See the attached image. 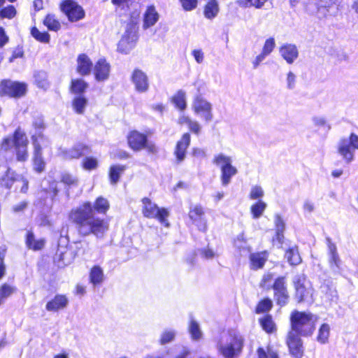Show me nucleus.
I'll return each mask as SVG.
<instances>
[{
    "instance_id": "nucleus-1",
    "label": "nucleus",
    "mask_w": 358,
    "mask_h": 358,
    "mask_svg": "<svg viewBox=\"0 0 358 358\" xmlns=\"http://www.w3.org/2000/svg\"><path fill=\"white\" fill-rule=\"evenodd\" d=\"M69 217L82 236L94 235L97 238H102L109 228L108 222L96 215L90 202L72 209Z\"/></svg>"
},
{
    "instance_id": "nucleus-2",
    "label": "nucleus",
    "mask_w": 358,
    "mask_h": 358,
    "mask_svg": "<svg viewBox=\"0 0 358 358\" xmlns=\"http://www.w3.org/2000/svg\"><path fill=\"white\" fill-rule=\"evenodd\" d=\"M244 344V336L240 332L231 329L217 341L216 349L223 358H236L242 353Z\"/></svg>"
},
{
    "instance_id": "nucleus-3",
    "label": "nucleus",
    "mask_w": 358,
    "mask_h": 358,
    "mask_svg": "<svg viewBox=\"0 0 358 358\" xmlns=\"http://www.w3.org/2000/svg\"><path fill=\"white\" fill-rule=\"evenodd\" d=\"M317 317L310 313L294 310L290 315L291 330L301 336H309L315 329Z\"/></svg>"
},
{
    "instance_id": "nucleus-4",
    "label": "nucleus",
    "mask_w": 358,
    "mask_h": 358,
    "mask_svg": "<svg viewBox=\"0 0 358 358\" xmlns=\"http://www.w3.org/2000/svg\"><path fill=\"white\" fill-rule=\"evenodd\" d=\"M27 145L28 141L25 133L18 128L15 131L13 136L3 138L1 145V150L8 151L14 148L17 159L20 162H24L28 158Z\"/></svg>"
},
{
    "instance_id": "nucleus-5",
    "label": "nucleus",
    "mask_w": 358,
    "mask_h": 358,
    "mask_svg": "<svg viewBox=\"0 0 358 358\" xmlns=\"http://www.w3.org/2000/svg\"><path fill=\"white\" fill-rule=\"evenodd\" d=\"M137 22L131 19L127 23L125 32L118 43L117 50L123 54H128L136 46L138 40Z\"/></svg>"
},
{
    "instance_id": "nucleus-6",
    "label": "nucleus",
    "mask_w": 358,
    "mask_h": 358,
    "mask_svg": "<svg viewBox=\"0 0 358 358\" xmlns=\"http://www.w3.org/2000/svg\"><path fill=\"white\" fill-rule=\"evenodd\" d=\"M293 284L298 303L312 301L313 289L305 274H296L293 278Z\"/></svg>"
},
{
    "instance_id": "nucleus-7",
    "label": "nucleus",
    "mask_w": 358,
    "mask_h": 358,
    "mask_svg": "<svg viewBox=\"0 0 358 358\" xmlns=\"http://www.w3.org/2000/svg\"><path fill=\"white\" fill-rule=\"evenodd\" d=\"M355 149L358 150V136L354 133L350 135L349 138H342L338 143V152L346 164L354 160Z\"/></svg>"
},
{
    "instance_id": "nucleus-8",
    "label": "nucleus",
    "mask_w": 358,
    "mask_h": 358,
    "mask_svg": "<svg viewBox=\"0 0 358 358\" xmlns=\"http://www.w3.org/2000/svg\"><path fill=\"white\" fill-rule=\"evenodd\" d=\"M142 213L145 217L155 218L166 227H169V223L166 220L169 213L166 208H159L157 204L152 203L150 199L146 197L142 199Z\"/></svg>"
},
{
    "instance_id": "nucleus-9",
    "label": "nucleus",
    "mask_w": 358,
    "mask_h": 358,
    "mask_svg": "<svg viewBox=\"0 0 358 358\" xmlns=\"http://www.w3.org/2000/svg\"><path fill=\"white\" fill-rule=\"evenodd\" d=\"M39 139L36 135L31 137L33 145L34 148L33 157L34 170L37 173H42L45 169V162L42 157L43 148H47L49 145V141L45 137L39 134Z\"/></svg>"
},
{
    "instance_id": "nucleus-10",
    "label": "nucleus",
    "mask_w": 358,
    "mask_h": 358,
    "mask_svg": "<svg viewBox=\"0 0 358 358\" xmlns=\"http://www.w3.org/2000/svg\"><path fill=\"white\" fill-rule=\"evenodd\" d=\"M69 243L66 236H61L58 242V248L54 257V262L58 267H64L73 261L74 255L66 247Z\"/></svg>"
},
{
    "instance_id": "nucleus-11",
    "label": "nucleus",
    "mask_w": 358,
    "mask_h": 358,
    "mask_svg": "<svg viewBox=\"0 0 358 358\" xmlns=\"http://www.w3.org/2000/svg\"><path fill=\"white\" fill-rule=\"evenodd\" d=\"M27 85L12 80H3L0 84V94L10 97H21L26 94Z\"/></svg>"
},
{
    "instance_id": "nucleus-12",
    "label": "nucleus",
    "mask_w": 358,
    "mask_h": 358,
    "mask_svg": "<svg viewBox=\"0 0 358 358\" xmlns=\"http://www.w3.org/2000/svg\"><path fill=\"white\" fill-rule=\"evenodd\" d=\"M192 108L195 113L201 115L206 122H210L213 120L212 104L201 94H198L194 97Z\"/></svg>"
},
{
    "instance_id": "nucleus-13",
    "label": "nucleus",
    "mask_w": 358,
    "mask_h": 358,
    "mask_svg": "<svg viewBox=\"0 0 358 358\" xmlns=\"http://www.w3.org/2000/svg\"><path fill=\"white\" fill-rule=\"evenodd\" d=\"M328 251V263L333 273L339 274L341 270L342 261L337 252V247L329 237L326 238Z\"/></svg>"
},
{
    "instance_id": "nucleus-14",
    "label": "nucleus",
    "mask_w": 358,
    "mask_h": 358,
    "mask_svg": "<svg viewBox=\"0 0 358 358\" xmlns=\"http://www.w3.org/2000/svg\"><path fill=\"white\" fill-rule=\"evenodd\" d=\"M61 9L71 22L78 21L85 16L83 8L72 0L64 1L61 4Z\"/></svg>"
},
{
    "instance_id": "nucleus-15",
    "label": "nucleus",
    "mask_w": 358,
    "mask_h": 358,
    "mask_svg": "<svg viewBox=\"0 0 358 358\" xmlns=\"http://www.w3.org/2000/svg\"><path fill=\"white\" fill-rule=\"evenodd\" d=\"M300 336L294 331H289L287 334L286 343L290 354L294 358H301L303 355V343Z\"/></svg>"
},
{
    "instance_id": "nucleus-16",
    "label": "nucleus",
    "mask_w": 358,
    "mask_h": 358,
    "mask_svg": "<svg viewBox=\"0 0 358 358\" xmlns=\"http://www.w3.org/2000/svg\"><path fill=\"white\" fill-rule=\"evenodd\" d=\"M189 217L198 229L201 231H206L207 229V223L205 218L204 210L201 206L196 205L190 208Z\"/></svg>"
},
{
    "instance_id": "nucleus-17",
    "label": "nucleus",
    "mask_w": 358,
    "mask_h": 358,
    "mask_svg": "<svg viewBox=\"0 0 358 358\" xmlns=\"http://www.w3.org/2000/svg\"><path fill=\"white\" fill-rule=\"evenodd\" d=\"M131 81L137 92L143 93L148 91L149 82L147 75L140 69H135L131 75Z\"/></svg>"
},
{
    "instance_id": "nucleus-18",
    "label": "nucleus",
    "mask_w": 358,
    "mask_h": 358,
    "mask_svg": "<svg viewBox=\"0 0 358 358\" xmlns=\"http://www.w3.org/2000/svg\"><path fill=\"white\" fill-rule=\"evenodd\" d=\"M127 139L129 147L135 151L144 149L148 140L145 134L137 131H131L127 136Z\"/></svg>"
},
{
    "instance_id": "nucleus-19",
    "label": "nucleus",
    "mask_w": 358,
    "mask_h": 358,
    "mask_svg": "<svg viewBox=\"0 0 358 358\" xmlns=\"http://www.w3.org/2000/svg\"><path fill=\"white\" fill-rule=\"evenodd\" d=\"M279 51L281 57L289 64H292L299 57L297 47L294 44H284L280 47Z\"/></svg>"
},
{
    "instance_id": "nucleus-20",
    "label": "nucleus",
    "mask_w": 358,
    "mask_h": 358,
    "mask_svg": "<svg viewBox=\"0 0 358 358\" xmlns=\"http://www.w3.org/2000/svg\"><path fill=\"white\" fill-rule=\"evenodd\" d=\"M88 150L87 146L82 143H78L69 150H63L62 154V157L66 159H78L88 153Z\"/></svg>"
},
{
    "instance_id": "nucleus-21",
    "label": "nucleus",
    "mask_w": 358,
    "mask_h": 358,
    "mask_svg": "<svg viewBox=\"0 0 358 358\" xmlns=\"http://www.w3.org/2000/svg\"><path fill=\"white\" fill-rule=\"evenodd\" d=\"M69 304V299L66 295L57 294L52 300L48 301L45 306L48 311L56 312L65 308Z\"/></svg>"
},
{
    "instance_id": "nucleus-22",
    "label": "nucleus",
    "mask_w": 358,
    "mask_h": 358,
    "mask_svg": "<svg viewBox=\"0 0 358 358\" xmlns=\"http://www.w3.org/2000/svg\"><path fill=\"white\" fill-rule=\"evenodd\" d=\"M110 73V65L104 59H100L94 66V76L97 81L108 79Z\"/></svg>"
},
{
    "instance_id": "nucleus-23",
    "label": "nucleus",
    "mask_w": 358,
    "mask_h": 358,
    "mask_svg": "<svg viewBox=\"0 0 358 358\" xmlns=\"http://www.w3.org/2000/svg\"><path fill=\"white\" fill-rule=\"evenodd\" d=\"M190 143V135L188 133H185L182 135V138L180 141H178L176 150L175 155L176 156L177 160L178 162H182L185 157L186 154V150L189 145Z\"/></svg>"
},
{
    "instance_id": "nucleus-24",
    "label": "nucleus",
    "mask_w": 358,
    "mask_h": 358,
    "mask_svg": "<svg viewBox=\"0 0 358 358\" xmlns=\"http://www.w3.org/2000/svg\"><path fill=\"white\" fill-rule=\"evenodd\" d=\"M60 181L64 185L66 194L68 196L70 194V189L76 188L79 185L78 177L66 171L61 173Z\"/></svg>"
},
{
    "instance_id": "nucleus-25",
    "label": "nucleus",
    "mask_w": 358,
    "mask_h": 358,
    "mask_svg": "<svg viewBox=\"0 0 358 358\" xmlns=\"http://www.w3.org/2000/svg\"><path fill=\"white\" fill-rule=\"evenodd\" d=\"M92 69V62L85 54L80 55L77 59V71L81 76L89 75Z\"/></svg>"
},
{
    "instance_id": "nucleus-26",
    "label": "nucleus",
    "mask_w": 358,
    "mask_h": 358,
    "mask_svg": "<svg viewBox=\"0 0 358 358\" xmlns=\"http://www.w3.org/2000/svg\"><path fill=\"white\" fill-rule=\"evenodd\" d=\"M320 288L327 300L330 301H336L338 300V292L332 281L329 280H325Z\"/></svg>"
},
{
    "instance_id": "nucleus-27",
    "label": "nucleus",
    "mask_w": 358,
    "mask_h": 358,
    "mask_svg": "<svg viewBox=\"0 0 358 358\" xmlns=\"http://www.w3.org/2000/svg\"><path fill=\"white\" fill-rule=\"evenodd\" d=\"M268 259L266 251L252 253L250 255V267L252 269L262 268Z\"/></svg>"
},
{
    "instance_id": "nucleus-28",
    "label": "nucleus",
    "mask_w": 358,
    "mask_h": 358,
    "mask_svg": "<svg viewBox=\"0 0 358 358\" xmlns=\"http://www.w3.org/2000/svg\"><path fill=\"white\" fill-rule=\"evenodd\" d=\"M220 11L219 3L217 0H208L203 8V15L208 20H213Z\"/></svg>"
},
{
    "instance_id": "nucleus-29",
    "label": "nucleus",
    "mask_w": 358,
    "mask_h": 358,
    "mask_svg": "<svg viewBox=\"0 0 358 358\" xmlns=\"http://www.w3.org/2000/svg\"><path fill=\"white\" fill-rule=\"evenodd\" d=\"M159 15L154 6H150L144 14L143 28L145 29L153 26L158 20Z\"/></svg>"
},
{
    "instance_id": "nucleus-30",
    "label": "nucleus",
    "mask_w": 358,
    "mask_h": 358,
    "mask_svg": "<svg viewBox=\"0 0 358 358\" xmlns=\"http://www.w3.org/2000/svg\"><path fill=\"white\" fill-rule=\"evenodd\" d=\"M238 173L237 169L230 165L227 168L221 170V182L223 186H227L230 182L231 178Z\"/></svg>"
},
{
    "instance_id": "nucleus-31",
    "label": "nucleus",
    "mask_w": 358,
    "mask_h": 358,
    "mask_svg": "<svg viewBox=\"0 0 358 358\" xmlns=\"http://www.w3.org/2000/svg\"><path fill=\"white\" fill-rule=\"evenodd\" d=\"M44 240H36L33 232L28 231L26 238V245L29 249L34 250H41L44 246Z\"/></svg>"
},
{
    "instance_id": "nucleus-32",
    "label": "nucleus",
    "mask_w": 358,
    "mask_h": 358,
    "mask_svg": "<svg viewBox=\"0 0 358 358\" xmlns=\"http://www.w3.org/2000/svg\"><path fill=\"white\" fill-rule=\"evenodd\" d=\"M126 166L124 165H113L110 168L109 178L112 185H115L121 176V175L126 170Z\"/></svg>"
},
{
    "instance_id": "nucleus-33",
    "label": "nucleus",
    "mask_w": 358,
    "mask_h": 358,
    "mask_svg": "<svg viewBox=\"0 0 358 358\" xmlns=\"http://www.w3.org/2000/svg\"><path fill=\"white\" fill-rule=\"evenodd\" d=\"M285 257L291 265H298L301 262L298 248L296 245L292 246L287 250Z\"/></svg>"
},
{
    "instance_id": "nucleus-34",
    "label": "nucleus",
    "mask_w": 358,
    "mask_h": 358,
    "mask_svg": "<svg viewBox=\"0 0 358 358\" xmlns=\"http://www.w3.org/2000/svg\"><path fill=\"white\" fill-rule=\"evenodd\" d=\"M103 272L100 266H94L92 267L90 273V279L94 286L100 285L103 281Z\"/></svg>"
},
{
    "instance_id": "nucleus-35",
    "label": "nucleus",
    "mask_w": 358,
    "mask_h": 358,
    "mask_svg": "<svg viewBox=\"0 0 358 358\" xmlns=\"http://www.w3.org/2000/svg\"><path fill=\"white\" fill-rule=\"evenodd\" d=\"M42 192H45L52 201H54L59 192L58 182L54 180L48 181V186H43Z\"/></svg>"
},
{
    "instance_id": "nucleus-36",
    "label": "nucleus",
    "mask_w": 358,
    "mask_h": 358,
    "mask_svg": "<svg viewBox=\"0 0 358 358\" xmlns=\"http://www.w3.org/2000/svg\"><path fill=\"white\" fill-rule=\"evenodd\" d=\"M213 162L220 168V171L232 164L231 157L227 156L223 153H220L214 156Z\"/></svg>"
},
{
    "instance_id": "nucleus-37",
    "label": "nucleus",
    "mask_w": 358,
    "mask_h": 358,
    "mask_svg": "<svg viewBox=\"0 0 358 358\" xmlns=\"http://www.w3.org/2000/svg\"><path fill=\"white\" fill-rule=\"evenodd\" d=\"M188 329L192 340L199 341L202 338L203 333L200 329V326L194 320L191 319Z\"/></svg>"
},
{
    "instance_id": "nucleus-38",
    "label": "nucleus",
    "mask_w": 358,
    "mask_h": 358,
    "mask_svg": "<svg viewBox=\"0 0 358 358\" xmlns=\"http://www.w3.org/2000/svg\"><path fill=\"white\" fill-rule=\"evenodd\" d=\"M16 287L7 283L3 284L0 287V306L5 301L16 292Z\"/></svg>"
},
{
    "instance_id": "nucleus-39",
    "label": "nucleus",
    "mask_w": 358,
    "mask_h": 358,
    "mask_svg": "<svg viewBox=\"0 0 358 358\" xmlns=\"http://www.w3.org/2000/svg\"><path fill=\"white\" fill-rule=\"evenodd\" d=\"M92 208L94 212L96 210L98 213L105 214L109 208V203L106 199L100 196L96 199Z\"/></svg>"
},
{
    "instance_id": "nucleus-40",
    "label": "nucleus",
    "mask_w": 358,
    "mask_h": 358,
    "mask_svg": "<svg viewBox=\"0 0 358 358\" xmlns=\"http://www.w3.org/2000/svg\"><path fill=\"white\" fill-rule=\"evenodd\" d=\"M262 329L267 333H273L276 330L275 324L271 315H265L259 320Z\"/></svg>"
},
{
    "instance_id": "nucleus-41",
    "label": "nucleus",
    "mask_w": 358,
    "mask_h": 358,
    "mask_svg": "<svg viewBox=\"0 0 358 358\" xmlns=\"http://www.w3.org/2000/svg\"><path fill=\"white\" fill-rule=\"evenodd\" d=\"M330 334V327L328 324H322L319 329L317 341L321 344H325L328 342Z\"/></svg>"
},
{
    "instance_id": "nucleus-42",
    "label": "nucleus",
    "mask_w": 358,
    "mask_h": 358,
    "mask_svg": "<svg viewBox=\"0 0 358 358\" xmlns=\"http://www.w3.org/2000/svg\"><path fill=\"white\" fill-rule=\"evenodd\" d=\"M266 203L262 200H259L258 202L253 204L250 208L252 217L254 219L259 218L266 208Z\"/></svg>"
},
{
    "instance_id": "nucleus-43",
    "label": "nucleus",
    "mask_w": 358,
    "mask_h": 358,
    "mask_svg": "<svg viewBox=\"0 0 358 358\" xmlns=\"http://www.w3.org/2000/svg\"><path fill=\"white\" fill-rule=\"evenodd\" d=\"M17 176H15L14 172L8 169L6 173L0 179V184L6 188H10L13 182H16Z\"/></svg>"
},
{
    "instance_id": "nucleus-44",
    "label": "nucleus",
    "mask_w": 358,
    "mask_h": 358,
    "mask_svg": "<svg viewBox=\"0 0 358 358\" xmlns=\"http://www.w3.org/2000/svg\"><path fill=\"white\" fill-rule=\"evenodd\" d=\"M173 102L178 109L181 110H185L187 106L185 92L182 90H179L173 97Z\"/></svg>"
},
{
    "instance_id": "nucleus-45",
    "label": "nucleus",
    "mask_w": 358,
    "mask_h": 358,
    "mask_svg": "<svg viewBox=\"0 0 358 358\" xmlns=\"http://www.w3.org/2000/svg\"><path fill=\"white\" fill-rule=\"evenodd\" d=\"M268 0H237L236 3L241 8L255 7L261 8Z\"/></svg>"
},
{
    "instance_id": "nucleus-46",
    "label": "nucleus",
    "mask_w": 358,
    "mask_h": 358,
    "mask_svg": "<svg viewBox=\"0 0 358 358\" xmlns=\"http://www.w3.org/2000/svg\"><path fill=\"white\" fill-rule=\"evenodd\" d=\"M88 87V84L83 79H75L71 81V90L73 93L82 94Z\"/></svg>"
},
{
    "instance_id": "nucleus-47",
    "label": "nucleus",
    "mask_w": 358,
    "mask_h": 358,
    "mask_svg": "<svg viewBox=\"0 0 358 358\" xmlns=\"http://www.w3.org/2000/svg\"><path fill=\"white\" fill-rule=\"evenodd\" d=\"M87 100L83 96H78L74 98L73 101V107L75 111L78 114H83L87 106Z\"/></svg>"
},
{
    "instance_id": "nucleus-48",
    "label": "nucleus",
    "mask_w": 358,
    "mask_h": 358,
    "mask_svg": "<svg viewBox=\"0 0 358 358\" xmlns=\"http://www.w3.org/2000/svg\"><path fill=\"white\" fill-rule=\"evenodd\" d=\"M43 23L51 31H57L61 28L59 22L52 15H48Z\"/></svg>"
},
{
    "instance_id": "nucleus-49",
    "label": "nucleus",
    "mask_w": 358,
    "mask_h": 358,
    "mask_svg": "<svg viewBox=\"0 0 358 358\" xmlns=\"http://www.w3.org/2000/svg\"><path fill=\"white\" fill-rule=\"evenodd\" d=\"M35 83L40 88L45 89L48 86L47 74L43 71H37L34 73Z\"/></svg>"
},
{
    "instance_id": "nucleus-50",
    "label": "nucleus",
    "mask_w": 358,
    "mask_h": 358,
    "mask_svg": "<svg viewBox=\"0 0 358 358\" xmlns=\"http://www.w3.org/2000/svg\"><path fill=\"white\" fill-rule=\"evenodd\" d=\"M274 297L277 303L280 306H285L289 300V294L287 289L274 292Z\"/></svg>"
},
{
    "instance_id": "nucleus-51",
    "label": "nucleus",
    "mask_w": 358,
    "mask_h": 358,
    "mask_svg": "<svg viewBox=\"0 0 358 358\" xmlns=\"http://www.w3.org/2000/svg\"><path fill=\"white\" fill-rule=\"evenodd\" d=\"M31 36L37 41L47 43L50 41V35L48 32H41L36 27H33L31 30Z\"/></svg>"
},
{
    "instance_id": "nucleus-52",
    "label": "nucleus",
    "mask_w": 358,
    "mask_h": 358,
    "mask_svg": "<svg viewBox=\"0 0 358 358\" xmlns=\"http://www.w3.org/2000/svg\"><path fill=\"white\" fill-rule=\"evenodd\" d=\"M275 224L276 228V238L280 241L283 238V231L285 229V223L279 215L275 216Z\"/></svg>"
},
{
    "instance_id": "nucleus-53",
    "label": "nucleus",
    "mask_w": 358,
    "mask_h": 358,
    "mask_svg": "<svg viewBox=\"0 0 358 358\" xmlns=\"http://www.w3.org/2000/svg\"><path fill=\"white\" fill-rule=\"evenodd\" d=\"M312 122L315 127L318 128H323L326 131L331 129V125L327 122L325 117L322 116H314L312 118Z\"/></svg>"
},
{
    "instance_id": "nucleus-54",
    "label": "nucleus",
    "mask_w": 358,
    "mask_h": 358,
    "mask_svg": "<svg viewBox=\"0 0 358 358\" xmlns=\"http://www.w3.org/2000/svg\"><path fill=\"white\" fill-rule=\"evenodd\" d=\"M33 127L36 129V131H35L34 134H32L31 137L34 135H36V137L39 139L40 138H39V134H41V136L44 137L43 134H42V131L44 129V122H43V120L42 117H35L34 121H33Z\"/></svg>"
},
{
    "instance_id": "nucleus-55",
    "label": "nucleus",
    "mask_w": 358,
    "mask_h": 358,
    "mask_svg": "<svg viewBox=\"0 0 358 358\" xmlns=\"http://www.w3.org/2000/svg\"><path fill=\"white\" fill-rule=\"evenodd\" d=\"M275 47V39L273 37H270L265 41L264 44L262 48V52H263L266 56H268L273 52Z\"/></svg>"
},
{
    "instance_id": "nucleus-56",
    "label": "nucleus",
    "mask_w": 358,
    "mask_h": 358,
    "mask_svg": "<svg viewBox=\"0 0 358 358\" xmlns=\"http://www.w3.org/2000/svg\"><path fill=\"white\" fill-rule=\"evenodd\" d=\"M16 15V10L13 6H8L0 10V18L12 19Z\"/></svg>"
},
{
    "instance_id": "nucleus-57",
    "label": "nucleus",
    "mask_w": 358,
    "mask_h": 358,
    "mask_svg": "<svg viewBox=\"0 0 358 358\" xmlns=\"http://www.w3.org/2000/svg\"><path fill=\"white\" fill-rule=\"evenodd\" d=\"M272 307V301L271 300L268 299H265L262 301H261L257 308H256V313H262L268 311Z\"/></svg>"
},
{
    "instance_id": "nucleus-58",
    "label": "nucleus",
    "mask_w": 358,
    "mask_h": 358,
    "mask_svg": "<svg viewBox=\"0 0 358 358\" xmlns=\"http://www.w3.org/2000/svg\"><path fill=\"white\" fill-rule=\"evenodd\" d=\"M176 331L172 329L165 330L161 335L160 343L161 344H166L172 341L176 336Z\"/></svg>"
},
{
    "instance_id": "nucleus-59",
    "label": "nucleus",
    "mask_w": 358,
    "mask_h": 358,
    "mask_svg": "<svg viewBox=\"0 0 358 358\" xmlns=\"http://www.w3.org/2000/svg\"><path fill=\"white\" fill-rule=\"evenodd\" d=\"M16 187H20V192L26 193L28 190L29 182L22 176H17L16 179Z\"/></svg>"
},
{
    "instance_id": "nucleus-60",
    "label": "nucleus",
    "mask_w": 358,
    "mask_h": 358,
    "mask_svg": "<svg viewBox=\"0 0 358 358\" xmlns=\"http://www.w3.org/2000/svg\"><path fill=\"white\" fill-rule=\"evenodd\" d=\"M296 76L292 71H289L286 77L287 88L294 90L296 87Z\"/></svg>"
},
{
    "instance_id": "nucleus-61",
    "label": "nucleus",
    "mask_w": 358,
    "mask_h": 358,
    "mask_svg": "<svg viewBox=\"0 0 358 358\" xmlns=\"http://www.w3.org/2000/svg\"><path fill=\"white\" fill-rule=\"evenodd\" d=\"M199 255L205 259H211L215 257V252L210 248L198 250Z\"/></svg>"
},
{
    "instance_id": "nucleus-62",
    "label": "nucleus",
    "mask_w": 358,
    "mask_h": 358,
    "mask_svg": "<svg viewBox=\"0 0 358 358\" xmlns=\"http://www.w3.org/2000/svg\"><path fill=\"white\" fill-rule=\"evenodd\" d=\"M181 5L185 10L190 11L196 8L197 0H180Z\"/></svg>"
},
{
    "instance_id": "nucleus-63",
    "label": "nucleus",
    "mask_w": 358,
    "mask_h": 358,
    "mask_svg": "<svg viewBox=\"0 0 358 358\" xmlns=\"http://www.w3.org/2000/svg\"><path fill=\"white\" fill-rule=\"evenodd\" d=\"M264 196V191L260 186L256 185L252 187L250 198L251 199H257Z\"/></svg>"
},
{
    "instance_id": "nucleus-64",
    "label": "nucleus",
    "mask_w": 358,
    "mask_h": 358,
    "mask_svg": "<svg viewBox=\"0 0 358 358\" xmlns=\"http://www.w3.org/2000/svg\"><path fill=\"white\" fill-rule=\"evenodd\" d=\"M83 166L87 170L94 169L97 166V161L94 158L86 157L83 161Z\"/></svg>"
}]
</instances>
